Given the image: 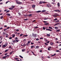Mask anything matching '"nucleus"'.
<instances>
[{"mask_svg":"<svg viewBox=\"0 0 61 61\" xmlns=\"http://www.w3.org/2000/svg\"><path fill=\"white\" fill-rule=\"evenodd\" d=\"M18 39V38L16 37L15 39V40H16L13 41V42H14V43H15V42H16V43H17V42H18V41H19V40L17 39Z\"/></svg>","mask_w":61,"mask_h":61,"instance_id":"obj_1","label":"nucleus"},{"mask_svg":"<svg viewBox=\"0 0 61 61\" xmlns=\"http://www.w3.org/2000/svg\"><path fill=\"white\" fill-rule=\"evenodd\" d=\"M8 44L7 43H6L5 45V44L4 45H3V44L2 46V48H5V47H6V46H7Z\"/></svg>","mask_w":61,"mask_h":61,"instance_id":"obj_2","label":"nucleus"},{"mask_svg":"<svg viewBox=\"0 0 61 61\" xmlns=\"http://www.w3.org/2000/svg\"><path fill=\"white\" fill-rule=\"evenodd\" d=\"M47 6L48 7H51V5L50 4H48L47 5Z\"/></svg>","mask_w":61,"mask_h":61,"instance_id":"obj_3","label":"nucleus"},{"mask_svg":"<svg viewBox=\"0 0 61 61\" xmlns=\"http://www.w3.org/2000/svg\"><path fill=\"white\" fill-rule=\"evenodd\" d=\"M54 11H55V12H60V13L61 12H60V11L59 10H55Z\"/></svg>","mask_w":61,"mask_h":61,"instance_id":"obj_4","label":"nucleus"},{"mask_svg":"<svg viewBox=\"0 0 61 61\" xmlns=\"http://www.w3.org/2000/svg\"><path fill=\"white\" fill-rule=\"evenodd\" d=\"M47 31H52V30L50 29H46Z\"/></svg>","mask_w":61,"mask_h":61,"instance_id":"obj_5","label":"nucleus"},{"mask_svg":"<svg viewBox=\"0 0 61 61\" xmlns=\"http://www.w3.org/2000/svg\"><path fill=\"white\" fill-rule=\"evenodd\" d=\"M28 36V35H25L23 36V37H27Z\"/></svg>","mask_w":61,"mask_h":61,"instance_id":"obj_6","label":"nucleus"},{"mask_svg":"<svg viewBox=\"0 0 61 61\" xmlns=\"http://www.w3.org/2000/svg\"><path fill=\"white\" fill-rule=\"evenodd\" d=\"M43 1H40L39 3V4H42V3H43Z\"/></svg>","mask_w":61,"mask_h":61,"instance_id":"obj_7","label":"nucleus"},{"mask_svg":"<svg viewBox=\"0 0 61 61\" xmlns=\"http://www.w3.org/2000/svg\"><path fill=\"white\" fill-rule=\"evenodd\" d=\"M57 5L59 7H60V3H59L58 2V3Z\"/></svg>","mask_w":61,"mask_h":61,"instance_id":"obj_8","label":"nucleus"},{"mask_svg":"<svg viewBox=\"0 0 61 61\" xmlns=\"http://www.w3.org/2000/svg\"><path fill=\"white\" fill-rule=\"evenodd\" d=\"M15 34H14L12 35V37H13V38H14V37H15Z\"/></svg>","mask_w":61,"mask_h":61,"instance_id":"obj_9","label":"nucleus"},{"mask_svg":"<svg viewBox=\"0 0 61 61\" xmlns=\"http://www.w3.org/2000/svg\"><path fill=\"white\" fill-rule=\"evenodd\" d=\"M32 54H33L35 56H36V55H35V54H34V51H32Z\"/></svg>","mask_w":61,"mask_h":61,"instance_id":"obj_10","label":"nucleus"},{"mask_svg":"<svg viewBox=\"0 0 61 61\" xmlns=\"http://www.w3.org/2000/svg\"><path fill=\"white\" fill-rule=\"evenodd\" d=\"M60 21H59V20H57L56 21H55V23H57L58 22H60Z\"/></svg>","mask_w":61,"mask_h":61,"instance_id":"obj_11","label":"nucleus"},{"mask_svg":"<svg viewBox=\"0 0 61 61\" xmlns=\"http://www.w3.org/2000/svg\"><path fill=\"white\" fill-rule=\"evenodd\" d=\"M31 40H30L29 41H28V44H29V43H31Z\"/></svg>","mask_w":61,"mask_h":61,"instance_id":"obj_12","label":"nucleus"},{"mask_svg":"<svg viewBox=\"0 0 61 61\" xmlns=\"http://www.w3.org/2000/svg\"><path fill=\"white\" fill-rule=\"evenodd\" d=\"M32 15L31 14H30L28 15V16H29V17H30V16H31Z\"/></svg>","mask_w":61,"mask_h":61,"instance_id":"obj_13","label":"nucleus"},{"mask_svg":"<svg viewBox=\"0 0 61 61\" xmlns=\"http://www.w3.org/2000/svg\"><path fill=\"white\" fill-rule=\"evenodd\" d=\"M42 12L43 13V12H46V10H42Z\"/></svg>","mask_w":61,"mask_h":61,"instance_id":"obj_14","label":"nucleus"},{"mask_svg":"<svg viewBox=\"0 0 61 61\" xmlns=\"http://www.w3.org/2000/svg\"><path fill=\"white\" fill-rule=\"evenodd\" d=\"M47 19H48V18H46V17H45V18H44V20H47Z\"/></svg>","mask_w":61,"mask_h":61,"instance_id":"obj_15","label":"nucleus"},{"mask_svg":"<svg viewBox=\"0 0 61 61\" xmlns=\"http://www.w3.org/2000/svg\"><path fill=\"white\" fill-rule=\"evenodd\" d=\"M18 4H21L22 2H18Z\"/></svg>","mask_w":61,"mask_h":61,"instance_id":"obj_16","label":"nucleus"},{"mask_svg":"<svg viewBox=\"0 0 61 61\" xmlns=\"http://www.w3.org/2000/svg\"><path fill=\"white\" fill-rule=\"evenodd\" d=\"M60 29L58 30H56V32H59V31H60Z\"/></svg>","mask_w":61,"mask_h":61,"instance_id":"obj_17","label":"nucleus"},{"mask_svg":"<svg viewBox=\"0 0 61 61\" xmlns=\"http://www.w3.org/2000/svg\"><path fill=\"white\" fill-rule=\"evenodd\" d=\"M53 16L54 17H57L56 16V14L53 15Z\"/></svg>","mask_w":61,"mask_h":61,"instance_id":"obj_18","label":"nucleus"},{"mask_svg":"<svg viewBox=\"0 0 61 61\" xmlns=\"http://www.w3.org/2000/svg\"><path fill=\"white\" fill-rule=\"evenodd\" d=\"M47 36H50V34H47Z\"/></svg>","mask_w":61,"mask_h":61,"instance_id":"obj_19","label":"nucleus"},{"mask_svg":"<svg viewBox=\"0 0 61 61\" xmlns=\"http://www.w3.org/2000/svg\"><path fill=\"white\" fill-rule=\"evenodd\" d=\"M57 20V18H55V19H54V21H56V20Z\"/></svg>","mask_w":61,"mask_h":61,"instance_id":"obj_20","label":"nucleus"},{"mask_svg":"<svg viewBox=\"0 0 61 61\" xmlns=\"http://www.w3.org/2000/svg\"><path fill=\"white\" fill-rule=\"evenodd\" d=\"M23 34H21L20 36H19L20 37V36H23Z\"/></svg>","mask_w":61,"mask_h":61,"instance_id":"obj_21","label":"nucleus"},{"mask_svg":"<svg viewBox=\"0 0 61 61\" xmlns=\"http://www.w3.org/2000/svg\"><path fill=\"white\" fill-rule=\"evenodd\" d=\"M55 29H56V30H57V29H58V28L57 27H55Z\"/></svg>","mask_w":61,"mask_h":61,"instance_id":"obj_22","label":"nucleus"},{"mask_svg":"<svg viewBox=\"0 0 61 61\" xmlns=\"http://www.w3.org/2000/svg\"><path fill=\"white\" fill-rule=\"evenodd\" d=\"M40 12H41V11L40 10H39L37 11L36 13H39Z\"/></svg>","mask_w":61,"mask_h":61,"instance_id":"obj_23","label":"nucleus"},{"mask_svg":"<svg viewBox=\"0 0 61 61\" xmlns=\"http://www.w3.org/2000/svg\"><path fill=\"white\" fill-rule=\"evenodd\" d=\"M35 6H36V5H33L32 6V7H33V8H34V7H35Z\"/></svg>","mask_w":61,"mask_h":61,"instance_id":"obj_24","label":"nucleus"},{"mask_svg":"<svg viewBox=\"0 0 61 61\" xmlns=\"http://www.w3.org/2000/svg\"><path fill=\"white\" fill-rule=\"evenodd\" d=\"M6 58V56H5L3 57V59H5V58Z\"/></svg>","mask_w":61,"mask_h":61,"instance_id":"obj_25","label":"nucleus"},{"mask_svg":"<svg viewBox=\"0 0 61 61\" xmlns=\"http://www.w3.org/2000/svg\"><path fill=\"white\" fill-rule=\"evenodd\" d=\"M44 25H49V23H45L44 24Z\"/></svg>","mask_w":61,"mask_h":61,"instance_id":"obj_26","label":"nucleus"},{"mask_svg":"<svg viewBox=\"0 0 61 61\" xmlns=\"http://www.w3.org/2000/svg\"><path fill=\"white\" fill-rule=\"evenodd\" d=\"M25 49H24L23 50H22V52H24V51H25Z\"/></svg>","mask_w":61,"mask_h":61,"instance_id":"obj_27","label":"nucleus"},{"mask_svg":"<svg viewBox=\"0 0 61 61\" xmlns=\"http://www.w3.org/2000/svg\"><path fill=\"white\" fill-rule=\"evenodd\" d=\"M49 28H50V29H53V28L51 27H49Z\"/></svg>","mask_w":61,"mask_h":61,"instance_id":"obj_28","label":"nucleus"},{"mask_svg":"<svg viewBox=\"0 0 61 61\" xmlns=\"http://www.w3.org/2000/svg\"><path fill=\"white\" fill-rule=\"evenodd\" d=\"M45 45H46V46H48V44H47V43H45Z\"/></svg>","mask_w":61,"mask_h":61,"instance_id":"obj_29","label":"nucleus"},{"mask_svg":"<svg viewBox=\"0 0 61 61\" xmlns=\"http://www.w3.org/2000/svg\"><path fill=\"white\" fill-rule=\"evenodd\" d=\"M3 35H6V34L5 32H3Z\"/></svg>","mask_w":61,"mask_h":61,"instance_id":"obj_30","label":"nucleus"},{"mask_svg":"<svg viewBox=\"0 0 61 61\" xmlns=\"http://www.w3.org/2000/svg\"><path fill=\"white\" fill-rule=\"evenodd\" d=\"M16 2L17 3V4H18V0H16Z\"/></svg>","mask_w":61,"mask_h":61,"instance_id":"obj_31","label":"nucleus"},{"mask_svg":"<svg viewBox=\"0 0 61 61\" xmlns=\"http://www.w3.org/2000/svg\"><path fill=\"white\" fill-rule=\"evenodd\" d=\"M38 28V27L37 26H36L34 27V28H35V29H36L37 28Z\"/></svg>","mask_w":61,"mask_h":61,"instance_id":"obj_32","label":"nucleus"},{"mask_svg":"<svg viewBox=\"0 0 61 61\" xmlns=\"http://www.w3.org/2000/svg\"><path fill=\"white\" fill-rule=\"evenodd\" d=\"M8 51V49H7L5 51V52H7Z\"/></svg>","mask_w":61,"mask_h":61,"instance_id":"obj_33","label":"nucleus"},{"mask_svg":"<svg viewBox=\"0 0 61 61\" xmlns=\"http://www.w3.org/2000/svg\"><path fill=\"white\" fill-rule=\"evenodd\" d=\"M43 3L44 4H46V2L43 1Z\"/></svg>","mask_w":61,"mask_h":61,"instance_id":"obj_34","label":"nucleus"},{"mask_svg":"<svg viewBox=\"0 0 61 61\" xmlns=\"http://www.w3.org/2000/svg\"><path fill=\"white\" fill-rule=\"evenodd\" d=\"M39 47V46H37L36 47V48H38Z\"/></svg>","mask_w":61,"mask_h":61,"instance_id":"obj_35","label":"nucleus"},{"mask_svg":"<svg viewBox=\"0 0 61 61\" xmlns=\"http://www.w3.org/2000/svg\"><path fill=\"white\" fill-rule=\"evenodd\" d=\"M15 31H17V32H18V31H19V29H17L15 30Z\"/></svg>","mask_w":61,"mask_h":61,"instance_id":"obj_36","label":"nucleus"},{"mask_svg":"<svg viewBox=\"0 0 61 61\" xmlns=\"http://www.w3.org/2000/svg\"><path fill=\"white\" fill-rule=\"evenodd\" d=\"M26 46V44H25L24 43L23 45V46Z\"/></svg>","mask_w":61,"mask_h":61,"instance_id":"obj_37","label":"nucleus"},{"mask_svg":"<svg viewBox=\"0 0 61 61\" xmlns=\"http://www.w3.org/2000/svg\"><path fill=\"white\" fill-rule=\"evenodd\" d=\"M34 47V46H32L31 47V48H33Z\"/></svg>","mask_w":61,"mask_h":61,"instance_id":"obj_38","label":"nucleus"},{"mask_svg":"<svg viewBox=\"0 0 61 61\" xmlns=\"http://www.w3.org/2000/svg\"><path fill=\"white\" fill-rule=\"evenodd\" d=\"M28 19H24V21H27V20Z\"/></svg>","mask_w":61,"mask_h":61,"instance_id":"obj_39","label":"nucleus"},{"mask_svg":"<svg viewBox=\"0 0 61 61\" xmlns=\"http://www.w3.org/2000/svg\"><path fill=\"white\" fill-rule=\"evenodd\" d=\"M19 56L20 57V58H23V57H22L20 55Z\"/></svg>","mask_w":61,"mask_h":61,"instance_id":"obj_40","label":"nucleus"},{"mask_svg":"<svg viewBox=\"0 0 61 61\" xmlns=\"http://www.w3.org/2000/svg\"><path fill=\"white\" fill-rule=\"evenodd\" d=\"M34 37H36V34H34Z\"/></svg>","mask_w":61,"mask_h":61,"instance_id":"obj_41","label":"nucleus"},{"mask_svg":"<svg viewBox=\"0 0 61 61\" xmlns=\"http://www.w3.org/2000/svg\"><path fill=\"white\" fill-rule=\"evenodd\" d=\"M28 16V15L27 14L25 15H24V16H25V17H26V16Z\"/></svg>","mask_w":61,"mask_h":61,"instance_id":"obj_42","label":"nucleus"},{"mask_svg":"<svg viewBox=\"0 0 61 61\" xmlns=\"http://www.w3.org/2000/svg\"><path fill=\"white\" fill-rule=\"evenodd\" d=\"M23 41H24V42H25V41H26V39H24V40H23Z\"/></svg>","mask_w":61,"mask_h":61,"instance_id":"obj_43","label":"nucleus"},{"mask_svg":"<svg viewBox=\"0 0 61 61\" xmlns=\"http://www.w3.org/2000/svg\"><path fill=\"white\" fill-rule=\"evenodd\" d=\"M43 22H44L45 23H47V21H43Z\"/></svg>","mask_w":61,"mask_h":61,"instance_id":"obj_44","label":"nucleus"},{"mask_svg":"<svg viewBox=\"0 0 61 61\" xmlns=\"http://www.w3.org/2000/svg\"><path fill=\"white\" fill-rule=\"evenodd\" d=\"M48 50H49V51H51V49H50L49 48H48Z\"/></svg>","mask_w":61,"mask_h":61,"instance_id":"obj_45","label":"nucleus"},{"mask_svg":"<svg viewBox=\"0 0 61 61\" xmlns=\"http://www.w3.org/2000/svg\"><path fill=\"white\" fill-rule=\"evenodd\" d=\"M9 9L10 10H13V8H10Z\"/></svg>","mask_w":61,"mask_h":61,"instance_id":"obj_46","label":"nucleus"},{"mask_svg":"<svg viewBox=\"0 0 61 61\" xmlns=\"http://www.w3.org/2000/svg\"><path fill=\"white\" fill-rule=\"evenodd\" d=\"M9 56H10L9 55H7L6 56V58L7 57H9Z\"/></svg>","mask_w":61,"mask_h":61,"instance_id":"obj_47","label":"nucleus"},{"mask_svg":"<svg viewBox=\"0 0 61 61\" xmlns=\"http://www.w3.org/2000/svg\"><path fill=\"white\" fill-rule=\"evenodd\" d=\"M10 2V1H7L6 2V4H7V3H8V2Z\"/></svg>","mask_w":61,"mask_h":61,"instance_id":"obj_48","label":"nucleus"},{"mask_svg":"<svg viewBox=\"0 0 61 61\" xmlns=\"http://www.w3.org/2000/svg\"><path fill=\"white\" fill-rule=\"evenodd\" d=\"M49 42H50V41H48L47 42H46V43H49Z\"/></svg>","mask_w":61,"mask_h":61,"instance_id":"obj_49","label":"nucleus"},{"mask_svg":"<svg viewBox=\"0 0 61 61\" xmlns=\"http://www.w3.org/2000/svg\"><path fill=\"white\" fill-rule=\"evenodd\" d=\"M7 15H9V16H10V14H9L8 13V14H7Z\"/></svg>","mask_w":61,"mask_h":61,"instance_id":"obj_50","label":"nucleus"},{"mask_svg":"<svg viewBox=\"0 0 61 61\" xmlns=\"http://www.w3.org/2000/svg\"><path fill=\"white\" fill-rule=\"evenodd\" d=\"M43 30H45L46 28L45 27H43Z\"/></svg>","mask_w":61,"mask_h":61,"instance_id":"obj_51","label":"nucleus"},{"mask_svg":"<svg viewBox=\"0 0 61 61\" xmlns=\"http://www.w3.org/2000/svg\"><path fill=\"white\" fill-rule=\"evenodd\" d=\"M53 45V42H52L51 43V46H52Z\"/></svg>","mask_w":61,"mask_h":61,"instance_id":"obj_52","label":"nucleus"},{"mask_svg":"<svg viewBox=\"0 0 61 61\" xmlns=\"http://www.w3.org/2000/svg\"><path fill=\"white\" fill-rule=\"evenodd\" d=\"M44 40L45 41H48V40H47L46 39L45 40Z\"/></svg>","mask_w":61,"mask_h":61,"instance_id":"obj_53","label":"nucleus"},{"mask_svg":"<svg viewBox=\"0 0 61 61\" xmlns=\"http://www.w3.org/2000/svg\"><path fill=\"white\" fill-rule=\"evenodd\" d=\"M9 12V10H8L6 12V13H8Z\"/></svg>","mask_w":61,"mask_h":61,"instance_id":"obj_54","label":"nucleus"},{"mask_svg":"<svg viewBox=\"0 0 61 61\" xmlns=\"http://www.w3.org/2000/svg\"><path fill=\"white\" fill-rule=\"evenodd\" d=\"M31 45H33L34 44V43L33 42H31Z\"/></svg>","mask_w":61,"mask_h":61,"instance_id":"obj_55","label":"nucleus"},{"mask_svg":"<svg viewBox=\"0 0 61 61\" xmlns=\"http://www.w3.org/2000/svg\"><path fill=\"white\" fill-rule=\"evenodd\" d=\"M12 37H10L9 38V39H12Z\"/></svg>","mask_w":61,"mask_h":61,"instance_id":"obj_56","label":"nucleus"},{"mask_svg":"<svg viewBox=\"0 0 61 61\" xmlns=\"http://www.w3.org/2000/svg\"><path fill=\"white\" fill-rule=\"evenodd\" d=\"M56 52H59V50H57L56 51Z\"/></svg>","mask_w":61,"mask_h":61,"instance_id":"obj_57","label":"nucleus"},{"mask_svg":"<svg viewBox=\"0 0 61 61\" xmlns=\"http://www.w3.org/2000/svg\"><path fill=\"white\" fill-rule=\"evenodd\" d=\"M15 59H16V60H18V58H15Z\"/></svg>","mask_w":61,"mask_h":61,"instance_id":"obj_58","label":"nucleus"},{"mask_svg":"<svg viewBox=\"0 0 61 61\" xmlns=\"http://www.w3.org/2000/svg\"><path fill=\"white\" fill-rule=\"evenodd\" d=\"M36 41H37L38 40H39V39H38V38H37L36 39Z\"/></svg>","mask_w":61,"mask_h":61,"instance_id":"obj_59","label":"nucleus"},{"mask_svg":"<svg viewBox=\"0 0 61 61\" xmlns=\"http://www.w3.org/2000/svg\"><path fill=\"white\" fill-rule=\"evenodd\" d=\"M3 18V16H2L0 17V19H2Z\"/></svg>","mask_w":61,"mask_h":61,"instance_id":"obj_60","label":"nucleus"},{"mask_svg":"<svg viewBox=\"0 0 61 61\" xmlns=\"http://www.w3.org/2000/svg\"><path fill=\"white\" fill-rule=\"evenodd\" d=\"M12 6V8H15V7L14 6Z\"/></svg>","mask_w":61,"mask_h":61,"instance_id":"obj_61","label":"nucleus"},{"mask_svg":"<svg viewBox=\"0 0 61 61\" xmlns=\"http://www.w3.org/2000/svg\"><path fill=\"white\" fill-rule=\"evenodd\" d=\"M7 54H8V53H6L5 54V55H7Z\"/></svg>","mask_w":61,"mask_h":61,"instance_id":"obj_62","label":"nucleus"},{"mask_svg":"<svg viewBox=\"0 0 61 61\" xmlns=\"http://www.w3.org/2000/svg\"><path fill=\"white\" fill-rule=\"evenodd\" d=\"M3 28L1 27V28H0V30H2V29Z\"/></svg>","mask_w":61,"mask_h":61,"instance_id":"obj_63","label":"nucleus"},{"mask_svg":"<svg viewBox=\"0 0 61 61\" xmlns=\"http://www.w3.org/2000/svg\"><path fill=\"white\" fill-rule=\"evenodd\" d=\"M9 28H10V27H8L7 28V29H9Z\"/></svg>","mask_w":61,"mask_h":61,"instance_id":"obj_64","label":"nucleus"}]
</instances>
